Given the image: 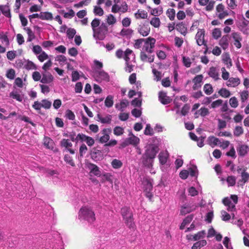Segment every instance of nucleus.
Segmentation results:
<instances>
[{
    "mask_svg": "<svg viewBox=\"0 0 249 249\" xmlns=\"http://www.w3.org/2000/svg\"><path fill=\"white\" fill-rule=\"evenodd\" d=\"M156 40L154 38L148 37L144 39V43L143 51L146 52H142L141 53V60L143 61H147L148 62H153L154 60V55H151L153 52V49L155 47Z\"/></svg>",
    "mask_w": 249,
    "mask_h": 249,
    "instance_id": "f257e3e1",
    "label": "nucleus"
},
{
    "mask_svg": "<svg viewBox=\"0 0 249 249\" xmlns=\"http://www.w3.org/2000/svg\"><path fill=\"white\" fill-rule=\"evenodd\" d=\"M156 155V144L148 143L145 147V152L142 156V162L146 167L150 168L153 166Z\"/></svg>",
    "mask_w": 249,
    "mask_h": 249,
    "instance_id": "f03ea898",
    "label": "nucleus"
},
{
    "mask_svg": "<svg viewBox=\"0 0 249 249\" xmlns=\"http://www.w3.org/2000/svg\"><path fill=\"white\" fill-rule=\"evenodd\" d=\"M79 217L88 221L89 223L93 222L95 220L94 212L88 206L83 207L79 212Z\"/></svg>",
    "mask_w": 249,
    "mask_h": 249,
    "instance_id": "7ed1b4c3",
    "label": "nucleus"
},
{
    "mask_svg": "<svg viewBox=\"0 0 249 249\" xmlns=\"http://www.w3.org/2000/svg\"><path fill=\"white\" fill-rule=\"evenodd\" d=\"M122 215L125 221V223L129 228L134 229V223L133 222V215L130 209L127 207L121 209Z\"/></svg>",
    "mask_w": 249,
    "mask_h": 249,
    "instance_id": "20e7f679",
    "label": "nucleus"
},
{
    "mask_svg": "<svg viewBox=\"0 0 249 249\" xmlns=\"http://www.w3.org/2000/svg\"><path fill=\"white\" fill-rule=\"evenodd\" d=\"M108 31V26L105 23H102L100 26L93 32V37L96 39L103 40Z\"/></svg>",
    "mask_w": 249,
    "mask_h": 249,
    "instance_id": "39448f33",
    "label": "nucleus"
},
{
    "mask_svg": "<svg viewBox=\"0 0 249 249\" xmlns=\"http://www.w3.org/2000/svg\"><path fill=\"white\" fill-rule=\"evenodd\" d=\"M160 167L164 171L169 166L168 161L169 159V154L167 150L161 151L158 155Z\"/></svg>",
    "mask_w": 249,
    "mask_h": 249,
    "instance_id": "423d86ee",
    "label": "nucleus"
},
{
    "mask_svg": "<svg viewBox=\"0 0 249 249\" xmlns=\"http://www.w3.org/2000/svg\"><path fill=\"white\" fill-rule=\"evenodd\" d=\"M127 10L128 7L125 2H123L120 5L117 2L112 5L111 12L113 13H124Z\"/></svg>",
    "mask_w": 249,
    "mask_h": 249,
    "instance_id": "0eeeda50",
    "label": "nucleus"
},
{
    "mask_svg": "<svg viewBox=\"0 0 249 249\" xmlns=\"http://www.w3.org/2000/svg\"><path fill=\"white\" fill-rule=\"evenodd\" d=\"M204 36H205V30L203 29H198L196 35V40L197 44L199 46H201L204 45V46H207L206 42L204 39Z\"/></svg>",
    "mask_w": 249,
    "mask_h": 249,
    "instance_id": "6e6552de",
    "label": "nucleus"
},
{
    "mask_svg": "<svg viewBox=\"0 0 249 249\" xmlns=\"http://www.w3.org/2000/svg\"><path fill=\"white\" fill-rule=\"evenodd\" d=\"M225 9V6L222 3H220L216 6V13H218L217 17L220 19H222L229 15L228 11Z\"/></svg>",
    "mask_w": 249,
    "mask_h": 249,
    "instance_id": "1a4fd4ad",
    "label": "nucleus"
},
{
    "mask_svg": "<svg viewBox=\"0 0 249 249\" xmlns=\"http://www.w3.org/2000/svg\"><path fill=\"white\" fill-rule=\"evenodd\" d=\"M231 36L233 39V45L237 49H240L242 47L241 42L242 40L240 33L233 32L231 34Z\"/></svg>",
    "mask_w": 249,
    "mask_h": 249,
    "instance_id": "9d476101",
    "label": "nucleus"
},
{
    "mask_svg": "<svg viewBox=\"0 0 249 249\" xmlns=\"http://www.w3.org/2000/svg\"><path fill=\"white\" fill-rule=\"evenodd\" d=\"M60 145L62 147H64L65 150L69 151L71 154H74L75 153V150L71 148L72 146V143L70 140L63 139L60 142Z\"/></svg>",
    "mask_w": 249,
    "mask_h": 249,
    "instance_id": "9b49d317",
    "label": "nucleus"
},
{
    "mask_svg": "<svg viewBox=\"0 0 249 249\" xmlns=\"http://www.w3.org/2000/svg\"><path fill=\"white\" fill-rule=\"evenodd\" d=\"M159 100L163 105H167L170 103L172 99L167 95V93L164 91H160L159 93Z\"/></svg>",
    "mask_w": 249,
    "mask_h": 249,
    "instance_id": "f8f14e48",
    "label": "nucleus"
},
{
    "mask_svg": "<svg viewBox=\"0 0 249 249\" xmlns=\"http://www.w3.org/2000/svg\"><path fill=\"white\" fill-rule=\"evenodd\" d=\"M78 138L80 139V141L85 142L89 146H92L95 142L94 140L92 138L83 133H79Z\"/></svg>",
    "mask_w": 249,
    "mask_h": 249,
    "instance_id": "ddd939ff",
    "label": "nucleus"
},
{
    "mask_svg": "<svg viewBox=\"0 0 249 249\" xmlns=\"http://www.w3.org/2000/svg\"><path fill=\"white\" fill-rule=\"evenodd\" d=\"M138 31L142 36H146L150 32V27L148 24H140L138 27Z\"/></svg>",
    "mask_w": 249,
    "mask_h": 249,
    "instance_id": "4468645a",
    "label": "nucleus"
},
{
    "mask_svg": "<svg viewBox=\"0 0 249 249\" xmlns=\"http://www.w3.org/2000/svg\"><path fill=\"white\" fill-rule=\"evenodd\" d=\"M202 80L203 76L202 75H198L194 77L193 79V82L194 83L193 89L194 90H197L201 87Z\"/></svg>",
    "mask_w": 249,
    "mask_h": 249,
    "instance_id": "2eb2a0df",
    "label": "nucleus"
},
{
    "mask_svg": "<svg viewBox=\"0 0 249 249\" xmlns=\"http://www.w3.org/2000/svg\"><path fill=\"white\" fill-rule=\"evenodd\" d=\"M108 132H110L109 129L104 128L102 130L101 133L103 136L99 138V142L101 143H107V142L109 141L110 137Z\"/></svg>",
    "mask_w": 249,
    "mask_h": 249,
    "instance_id": "dca6fc26",
    "label": "nucleus"
},
{
    "mask_svg": "<svg viewBox=\"0 0 249 249\" xmlns=\"http://www.w3.org/2000/svg\"><path fill=\"white\" fill-rule=\"evenodd\" d=\"M124 60L127 62H132L135 60V55L132 51L127 49L124 52Z\"/></svg>",
    "mask_w": 249,
    "mask_h": 249,
    "instance_id": "f3484780",
    "label": "nucleus"
},
{
    "mask_svg": "<svg viewBox=\"0 0 249 249\" xmlns=\"http://www.w3.org/2000/svg\"><path fill=\"white\" fill-rule=\"evenodd\" d=\"M222 202L224 205L227 206V210L229 212H231L235 209V206L234 204L231 203L230 199L228 197H225L222 200Z\"/></svg>",
    "mask_w": 249,
    "mask_h": 249,
    "instance_id": "a211bd4d",
    "label": "nucleus"
},
{
    "mask_svg": "<svg viewBox=\"0 0 249 249\" xmlns=\"http://www.w3.org/2000/svg\"><path fill=\"white\" fill-rule=\"evenodd\" d=\"M207 142L209 145L212 147H214L215 146L221 143L220 140L213 136L209 137L207 139Z\"/></svg>",
    "mask_w": 249,
    "mask_h": 249,
    "instance_id": "6ab92c4d",
    "label": "nucleus"
},
{
    "mask_svg": "<svg viewBox=\"0 0 249 249\" xmlns=\"http://www.w3.org/2000/svg\"><path fill=\"white\" fill-rule=\"evenodd\" d=\"M97 117V120L101 122L102 124H110L112 120L111 115L109 114L103 116L98 114Z\"/></svg>",
    "mask_w": 249,
    "mask_h": 249,
    "instance_id": "aec40b11",
    "label": "nucleus"
},
{
    "mask_svg": "<svg viewBox=\"0 0 249 249\" xmlns=\"http://www.w3.org/2000/svg\"><path fill=\"white\" fill-rule=\"evenodd\" d=\"M133 33V30L130 28H123L120 33V36L126 38H130Z\"/></svg>",
    "mask_w": 249,
    "mask_h": 249,
    "instance_id": "412c9836",
    "label": "nucleus"
},
{
    "mask_svg": "<svg viewBox=\"0 0 249 249\" xmlns=\"http://www.w3.org/2000/svg\"><path fill=\"white\" fill-rule=\"evenodd\" d=\"M176 29L183 35H185L187 32V29L182 22L176 25Z\"/></svg>",
    "mask_w": 249,
    "mask_h": 249,
    "instance_id": "4be33fe9",
    "label": "nucleus"
},
{
    "mask_svg": "<svg viewBox=\"0 0 249 249\" xmlns=\"http://www.w3.org/2000/svg\"><path fill=\"white\" fill-rule=\"evenodd\" d=\"M219 45L224 49L226 50L229 46L228 36H224L219 41Z\"/></svg>",
    "mask_w": 249,
    "mask_h": 249,
    "instance_id": "5701e85b",
    "label": "nucleus"
},
{
    "mask_svg": "<svg viewBox=\"0 0 249 249\" xmlns=\"http://www.w3.org/2000/svg\"><path fill=\"white\" fill-rule=\"evenodd\" d=\"M106 21L108 25L113 26L117 22V19L112 14H108L106 16Z\"/></svg>",
    "mask_w": 249,
    "mask_h": 249,
    "instance_id": "b1692460",
    "label": "nucleus"
},
{
    "mask_svg": "<svg viewBox=\"0 0 249 249\" xmlns=\"http://www.w3.org/2000/svg\"><path fill=\"white\" fill-rule=\"evenodd\" d=\"M240 83V79L238 78H230L227 83L228 87H235L237 86Z\"/></svg>",
    "mask_w": 249,
    "mask_h": 249,
    "instance_id": "393cba45",
    "label": "nucleus"
},
{
    "mask_svg": "<svg viewBox=\"0 0 249 249\" xmlns=\"http://www.w3.org/2000/svg\"><path fill=\"white\" fill-rule=\"evenodd\" d=\"M241 179L239 180L238 183L243 182V184L247 182L249 178V174L246 172V169L244 168L241 173Z\"/></svg>",
    "mask_w": 249,
    "mask_h": 249,
    "instance_id": "a878e982",
    "label": "nucleus"
},
{
    "mask_svg": "<svg viewBox=\"0 0 249 249\" xmlns=\"http://www.w3.org/2000/svg\"><path fill=\"white\" fill-rule=\"evenodd\" d=\"M53 80V76L50 73H45L43 74V77L41 79V82L46 84L51 83Z\"/></svg>",
    "mask_w": 249,
    "mask_h": 249,
    "instance_id": "bb28decb",
    "label": "nucleus"
},
{
    "mask_svg": "<svg viewBox=\"0 0 249 249\" xmlns=\"http://www.w3.org/2000/svg\"><path fill=\"white\" fill-rule=\"evenodd\" d=\"M207 241L206 240H201L195 243L192 247V249H200L201 248L206 246Z\"/></svg>",
    "mask_w": 249,
    "mask_h": 249,
    "instance_id": "cd10ccee",
    "label": "nucleus"
},
{
    "mask_svg": "<svg viewBox=\"0 0 249 249\" xmlns=\"http://www.w3.org/2000/svg\"><path fill=\"white\" fill-rule=\"evenodd\" d=\"M10 97L19 102H22L23 96L19 94L17 91H13L10 93Z\"/></svg>",
    "mask_w": 249,
    "mask_h": 249,
    "instance_id": "c85d7f7f",
    "label": "nucleus"
},
{
    "mask_svg": "<svg viewBox=\"0 0 249 249\" xmlns=\"http://www.w3.org/2000/svg\"><path fill=\"white\" fill-rule=\"evenodd\" d=\"M40 19L42 20H52L53 19V15L50 12H41L40 13Z\"/></svg>",
    "mask_w": 249,
    "mask_h": 249,
    "instance_id": "c756f323",
    "label": "nucleus"
},
{
    "mask_svg": "<svg viewBox=\"0 0 249 249\" xmlns=\"http://www.w3.org/2000/svg\"><path fill=\"white\" fill-rule=\"evenodd\" d=\"M135 17L137 19L146 18L147 17V13L144 10H138L135 14Z\"/></svg>",
    "mask_w": 249,
    "mask_h": 249,
    "instance_id": "7c9ffc66",
    "label": "nucleus"
},
{
    "mask_svg": "<svg viewBox=\"0 0 249 249\" xmlns=\"http://www.w3.org/2000/svg\"><path fill=\"white\" fill-rule=\"evenodd\" d=\"M89 169H90L91 173H92L95 176H100L101 172L99 170L98 167H97L96 165L90 164L89 165Z\"/></svg>",
    "mask_w": 249,
    "mask_h": 249,
    "instance_id": "2f4dec72",
    "label": "nucleus"
},
{
    "mask_svg": "<svg viewBox=\"0 0 249 249\" xmlns=\"http://www.w3.org/2000/svg\"><path fill=\"white\" fill-rule=\"evenodd\" d=\"M43 143L44 146L48 149H51L53 147V140L49 137H44L43 140Z\"/></svg>",
    "mask_w": 249,
    "mask_h": 249,
    "instance_id": "473e14b6",
    "label": "nucleus"
},
{
    "mask_svg": "<svg viewBox=\"0 0 249 249\" xmlns=\"http://www.w3.org/2000/svg\"><path fill=\"white\" fill-rule=\"evenodd\" d=\"M206 235V232L204 230L198 231L197 233L194 235L193 239L194 241H197L203 239Z\"/></svg>",
    "mask_w": 249,
    "mask_h": 249,
    "instance_id": "72a5a7b5",
    "label": "nucleus"
},
{
    "mask_svg": "<svg viewBox=\"0 0 249 249\" xmlns=\"http://www.w3.org/2000/svg\"><path fill=\"white\" fill-rule=\"evenodd\" d=\"M248 146L246 145H241L238 149V153L240 156H244L248 153Z\"/></svg>",
    "mask_w": 249,
    "mask_h": 249,
    "instance_id": "f704fd0d",
    "label": "nucleus"
},
{
    "mask_svg": "<svg viewBox=\"0 0 249 249\" xmlns=\"http://www.w3.org/2000/svg\"><path fill=\"white\" fill-rule=\"evenodd\" d=\"M128 139L130 144L133 145L134 146L137 145V144L140 142V139L133 135H132L131 137L128 138Z\"/></svg>",
    "mask_w": 249,
    "mask_h": 249,
    "instance_id": "c9c22d12",
    "label": "nucleus"
},
{
    "mask_svg": "<svg viewBox=\"0 0 249 249\" xmlns=\"http://www.w3.org/2000/svg\"><path fill=\"white\" fill-rule=\"evenodd\" d=\"M144 43V39L141 38L137 39L135 41L134 47L136 49H141L143 48V45Z\"/></svg>",
    "mask_w": 249,
    "mask_h": 249,
    "instance_id": "e433bc0d",
    "label": "nucleus"
},
{
    "mask_svg": "<svg viewBox=\"0 0 249 249\" xmlns=\"http://www.w3.org/2000/svg\"><path fill=\"white\" fill-rule=\"evenodd\" d=\"M113 97L112 95H108L105 99V104L107 107H111L113 105Z\"/></svg>",
    "mask_w": 249,
    "mask_h": 249,
    "instance_id": "4c0bfd02",
    "label": "nucleus"
},
{
    "mask_svg": "<svg viewBox=\"0 0 249 249\" xmlns=\"http://www.w3.org/2000/svg\"><path fill=\"white\" fill-rule=\"evenodd\" d=\"M100 20L95 18L91 22V26L93 32L95 31L100 25Z\"/></svg>",
    "mask_w": 249,
    "mask_h": 249,
    "instance_id": "58836bf2",
    "label": "nucleus"
},
{
    "mask_svg": "<svg viewBox=\"0 0 249 249\" xmlns=\"http://www.w3.org/2000/svg\"><path fill=\"white\" fill-rule=\"evenodd\" d=\"M0 12L6 17H10V9L8 6L0 5Z\"/></svg>",
    "mask_w": 249,
    "mask_h": 249,
    "instance_id": "ea45409f",
    "label": "nucleus"
},
{
    "mask_svg": "<svg viewBox=\"0 0 249 249\" xmlns=\"http://www.w3.org/2000/svg\"><path fill=\"white\" fill-rule=\"evenodd\" d=\"M203 90L205 94L210 95L213 92V88L212 86L210 84H206L203 87Z\"/></svg>",
    "mask_w": 249,
    "mask_h": 249,
    "instance_id": "a19ab883",
    "label": "nucleus"
},
{
    "mask_svg": "<svg viewBox=\"0 0 249 249\" xmlns=\"http://www.w3.org/2000/svg\"><path fill=\"white\" fill-rule=\"evenodd\" d=\"M219 94L224 98H228L231 95L229 90L225 88H222L218 91Z\"/></svg>",
    "mask_w": 249,
    "mask_h": 249,
    "instance_id": "79ce46f5",
    "label": "nucleus"
},
{
    "mask_svg": "<svg viewBox=\"0 0 249 249\" xmlns=\"http://www.w3.org/2000/svg\"><path fill=\"white\" fill-rule=\"evenodd\" d=\"M93 13L96 16H102L104 14V11L99 6H95L93 8Z\"/></svg>",
    "mask_w": 249,
    "mask_h": 249,
    "instance_id": "37998d69",
    "label": "nucleus"
},
{
    "mask_svg": "<svg viewBox=\"0 0 249 249\" xmlns=\"http://www.w3.org/2000/svg\"><path fill=\"white\" fill-rule=\"evenodd\" d=\"M197 112L202 117H205L209 114V109L207 108L204 107H201L197 112L195 113V115L197 114Z\"/></svg>",
    "mask_w": 249,
    "mask_h": 249,
    "instance_id": "c03bdc74",
    "label": "nucleus"
},
{
    "mask_svg": "<svg viewBox=\"0 0 249 249\" xmlns=\"http://www.w3.org/2000/svg\"><path fill=\"white\" fill-rule=\"evenodd\" d=\"M209 75L210 77L213 78L215 80H217L218 79V72L215 68L212 67L210 68L209 72Z\"/></svg>",
    "mask_w": 249,
    "mask_h": 249,
    "instance_id": "a18cd8bd",
    "label": "nucleus"
},
{
    "mask_svg": "<svg viewBox=\"0 0 249 249\" xmlns=\"http://www.w3.org/2000/svg\"><path fill=\"white\" fill-rule=\"evenodd\" d=\"M244 133V130L242 126H236L233 131V134L236 137H239Z\"/></svg>",
    "mask_w": 249,
    "mask_h": 249,
    "instance_id": "49530a36",
    "label": "nucleus"
},
{
    "mask_svg": "<svg viewBox=\"0 0 249 249\" xmlns=\"http://www.w3.org/2000/svg\"><path fill=\"white\" fill-rule=\"evenodd\" d=\"M226 181L229 186H233L236 183V178L233 176H228L226 179Z\"/></svg>",
    "mask_w": 249,
    "mask_h": 249,
    "instance_id": "de8ad7c7",
    "label": "nucleus"
},
{
    "mask_svg": "<svg viewBox=\"0 0 249 249\" xmlns=\"http://www.w3.org/2000/svg\"><path fill=\"white\" fill-rule=\"evenodd\" d=\"M143 184L144 185V188L146 192H149L152 190V185L151 182L147 179H145L143 181Z\"/></svg>",
    "mask_w": 249,
    "mask_h": 249,
    "instance_id": "09e8293b",
    "label": "nucleus"
},
{
    "mask_svg": "<svg viewBox=\"0 0 249 249\" xmlns=\"http://www.w3.org/2000/svg\"><path fill=\"white\" fill-rule=\"evenodd\" d=\"M111 165L112 166L113 168L118 169L122 166L123 163L121 160L117 159H114L111 162Z\"/></svg>",
    "mask_w": 249,
    "mask_h": 249,
    "instance_id": "8fccbe9b",
    "label": "nucleus"
},
{
    "mask_svg": "<svg viewBox=\"0 0 249 249\" xmlns=\"http://www.w3.org/2000/svg\"><path fill=\"white\" fill-rule=\"evenodd\" d=\"M0 39L3 43L5 44V45H9V40L7 36L5 34L3 33H0Z\"/></svg>",
    "mask_w": 249,
    "mask_h": 249,
    "instance_id": "3c124183",
    "label": "nucleus"
},
{
    "mask_svg": "<svg viewBox=\"0 0 249 249\" xmlns=\"http://www.w3.org/2000/svg\"><path fill=\"white\" fill-rule=\"evenodd\" d=\"M166 14L167 17L171 20H173L175 17V10L174 9L170 8L167 11Z\"/></svg>",
    "mask_w": 249,
    "mask_h": 249,
    "instance_id": "603ef678",
    "label": "nucleus"
},
{
    "mask_svg": "<svg viewBox=\"0 0 249 249\" xmlns=\"http://www.w3.org/2000/svg\"><path fill=\"white\" fill-rule=\"evenodd\" d=\"M229 103L231 107L236 108L238 106V101L235 97H232L230 98Z\"/></svg>",
    "mask_w": 249,
    "mask_h": 249,
    "instance_id": "864d4df0",
    "label": "nucleus"
},
{
    "mask_svg": "<svg viewBox=\"0 0 249 249\" xmlns=\"http://www.w3.org/2000/svg\"><path fill=\"white\" fill-rule=\"evenodd\" d=\"M213 37L214 39H218L221 36V31L219 28H215L213 30L212 32Z\"/></svg>",
    "mask_w": 249,
    "mask_h": 249,
    "instance_id": "5fc2aeb1",
    "label": "nucleus"
},
{
    "mask_svg": "<svg viewBox=\"0 0 249 249\" xmlns=\"http://www.w3.org/2000/svg\"><path fill=\"white\" fill-rule=\"evenodd\" d=\"M124 132V129L120 126H116L113 129V133L116 136H120Z\"/></svg>",
    "mask_w": 249,
    "mask_h": 249,
    "instance_id": "6e6d98bb",
    "label": "nucleus"
},
{
    "mask_svg": "<svg viewBox=\"0 0 249 249\" xmlns=\"http://www.w3.org/2000/svg\"><path fill=\"white\" fill-rule=\"evenodd\" d=\"M42 107L45 109H49L52 106V102L46 99H44L41 101Z\"/></svg>",
    "mask_w": 249,
    "mask_h": 249,
    "instance_id": "4d7b16f0",
    "label": "nucleus"
},
{
    "mask_svg": "<svg viewBox=\"0 0 249 249\" xmlns=\"http://www.w3.org/2000/svg\"><path fill=\"white\" fill-rule=\"evenodd\" d=\"M64 160L71 166H75V164L72 159V157H71L69 155H65L64 157Z\"/></svg>",
    "mask_w": 249,
    "mask_h": 249,
    "instance_id": "13d9d810",
    "label": "nucleus"
},
{
    "mask_svg": "<svg viewBox=\"0 0 249 249\" xmlns=\"http://www.w3.org/2000/svg\"><path fill=\"white\" fill-rule=\"evenodd\" d=\"M190 106L189 104H186L182 107L181 110V114L182 116H185L188 113Z\"/></svg>",
    "mask_w": 249,
    "mask_h": 249,
    "instance_id": "bf43d9fd",
    "label": "nucleus"
},
{
    "mask_svg": "<svg viewBox=\"0 0 249 249\" xmlns=\"http://www.w3.org/2000/svg\"><path fill=\"white\" fill-rule=\"evenodd\" d=\"M76 34V30L74 29L69 28L67 31V35L69 39H72Z\"/></svg>",
    "mask_w": 249,
    "mask_h": 249,
    "instance_id": "052dcab7",
    "label": "nucleus"
},
{
    "mask_svg": "<svg viewBox=\"0 0 249 249\" xmlns=\"http://www.w3.org/2000/svg\"><path fill=\"white\" fill-rule=\"evenodd\" d=\"M144 134L146 135H152L154 134L153 129L150 124H147L144 131Z\"/></svg>",
    "mask_w": 249,
    "mask_h": 249,
    "instance_id": "680f3d73",
    "label": "nucleus"
},
{
    "mask_svg": "<svg viewBox=\"0 0 249 249\" xmlns=\"http://www.w3.org/2000/svg\"><path fill=\"white\" fill-rule=\"evenodd\" d=\"M65 116L67 118L71 120H74L75 117L74 113L70 109L66 110Z\"/></svg>",
    "mask_w": 249,
    "mask_h": 249,
    "instance_id": "e2e57ef3",
    "label": "nucleus"
},
{
    "mask_svg": "<svg viewBox=\"0 0 249 249\" xmlns=\"http://www.w3.org/2000/svg\"><path fill=\"white\" fill-rule=\"evenodd\" d=\"M131 20L129 18L126 17L123 19L122 21V25L124 27H127L130 26Z\"/></svg>",
    "mask_w": 249,
    "mask_h": 249,
    "instance_id": "0e129e2a",
    "label": "nucleus"
},
{
    "mask_svg": "<svg viewBox=\"0 0 249 249\" xmlns=\"http://www.w3.org/2000/svg\"><path fill=\"white\" fill-rule=\"evenodd\" d=\"M127 105L128 102L127 101H122L120 105H116V107L121 111H123L124 109L127 107Z\"/></svg>",
    "mask_w": 249,
    "mask_h": 249,
    "instance_id": "69168bd1",
    "label": "nucleus"
},
{
    "mask_svg": "<svg viewBox=\"0 0 249 249\" xmlns=\"http://www.w3.org/2000/svg\"><path fill=\"white\" fill-rule=\"evenodd\" d=\"M99 77L102 80H104L106 81H108L109 80V76L107 73L104 71H100L99 73Z\"/></svg>",
    "mask_w": 249,
    "mask_h": 249,
    "instance_id": "338daca9",
    "label": "nucleus"
},
{
    "mask_svg": "<svg viewBox=\"0 0 249 249\" xmlns=\"http://www.w3.org/2000/svg\"><path fill=\"white\" fill-rule=\"evenodd\" d=\"M192 211L191 208L189 207L184 206L182 207L180 210V214L184 215L188 213H190Z\"/></svg>",
    "mask_w": 249,
    "mask_h": 249,
    "instance_id": "774afa93",
    "label": "nucleus"
}]
</instances>
